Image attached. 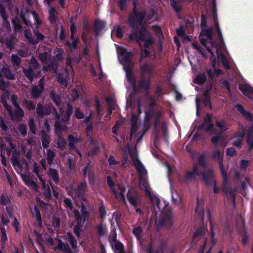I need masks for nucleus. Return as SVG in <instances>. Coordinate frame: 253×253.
<instances>
[{"label": "nucleus", "instance_id": "1", "mask_svg": "<svg viewBox=\"0 0 253 253\" xmlns=\"http://www.w3.org/2000/svg\"><path fill=\"white\" fill-rule=\"evenodd\" d=\"M146 17L145 10L134 11L128 17L129 26L133 29L128 36V40L131 42H136L141 46V42H144L143 47L150 48L155 44V40L151 32L147 29L143 21Z\"/></svg>", "mask_w": 253, "mask_h": 253}, {"label": "nucleus", "instance_id": "2", "mask_svg": "<svg viewBox=\"0 0 253 253\" xmlns=\"http://www.w3.org/2000/svg\"><path fill=\"white\" fill-rule=\"evenodd\" d=\"M44 91V78L43 77L40 79L37 85H32L30 92V96L33 99H40L42 97Z\"/></svg>", "mask_w": 253, "mask_h": 253}, {"label": "nucleus", "instance_id": "3", "mask_svg": "<svg viewBox=\"0 0 253 253\" xmlns=\"http://www.w3.org/2000/svg\"><path fill=\"white\" fill-rule=\"evenodd\" d=\"M202 179L206 185L213 184V191L215 194L219 192V188L216 186V181L215 180L213 170L209 169L202 173Z\"/></svg>", "mask_w": 253, "mask_h": 253}, {"label": "nucleus", "instance_id": "4", "mask_svg": "<svg viewBox=\"0 0 253 253\" xmlns=\"http://www.w3.org/2000/svg\"><path fill=\"white\" fill-rule=\"evenodd\" d=\"M151 89V79L146 78L144 76H141L138 82L136 83V87L135 89H133L135 93L140 91H143L148 94Z\"/></svg>", "mask_w": 253, "mask_h": 253}, {"label": "nucleus", "instance_id": "5", "mask_svg": "<svg viewBox=\"0 0 253 253\" xmlns=\"http://www.w3.org/2000/svg\"><path fill=\"white\" fill-rule=\"evenodd\" d=\"M156 223L157 224L158 227L165 226L168 229L170 228L173 224L171 211L168 210L167 211L165 212L162 217L158 221H156Z\"/></svg>", "mask_w": 253, "mask_h": 253}, {"label": "nucleus", "instance_id": "6", "mask_svg": "<svg viewBox=\"0 0 253 253\" xmlns=\"http://www.w3.org/2000/svg\"><path fill=\"white\" fill-rule=\"evenodd\" d=\"M73 211L76 222V225L74 227L73 231L76 237L79 238L80 237L81 229L84 223H83V221H81V218L78 213V210L75 209L73 210Z\"/></svg>", "mask_w": 253, "mask_h": 253}, {"label": "nucleus", "instance_id": "7", "mask_svg": "<svg viewBox=\"0 0 253 253\" xmlns=\"http://www.w3.org/2000/svg\"><path fill=\"white\" fill-rule=\"evenodd\" d=\"M214 125L211 123V116L210 114H207L204 122L198 126L199 130H205L206 132L211 131L213 129Z\"/></svg>", "mask_w": 253, "mask_h": 253}, {"label": "nucleus", "instance_id": "8", "mask_svg": "<svg viewBox=\"0 0 253 253\" xmlns=\"http://www.w3.org/2000/svg\"><path fill=\"white\" fill-rule=\"evenodd\" d=\"M32 13L34 18V19L37 23V26L36 28L33 29V33L36 37V40H35V41H38V43L40 41H42L43 40H44L45 39V36L44 35L41 33L39 31L38 26L39 25L41 24V22L40 21L38 18V13L35 11H32Z\"/></svg>", "mask_w": 253, "mask_h": 253}, {"label": "nucleus", "instance_id": "9", "mask_svg": "<svg viewBox=\"0 0 253 253\" xmlns=\"http://www.w3.org/2000/svg\"><path fill=\"white\" fill-rule=\"evenodd\" d=\"M130 156L133 164L134 165L139 174L142 175L144 174V172H146V169L144 166L141 162L138 159L137 156L131 153L130 154Z\"/></svg>", "mask_w": 253, "mask_h": 253}, {"label": "nucleus", "instance_id": "10", "mask_svg": "<svg viewBox=\"0 0 253 253\" xmlns=\"http://www.w3.org/2000/svg\"><path fill=\"white\" fill-rule=\"evenodd\" d=\"M208 221L209 222V228H210V232L211 236V246L210 248L212 249L216 244L217 240L215 238V233L214 232V225L213 220L210 213V211H208Z\"/></svg>", "mask_w": 253, "mask_h": 253}, {"label": "nucleus", "instance_id": "11", "mask_svg": "<svg viewBox=\"0 0 253 253\" xmlns=\"http://www.w3.org/2000/svg\"><path fill=\"white\" fill-rule=\"evenodd\" d=\"M126 197L132 206L134 207L137 206L140 197L136 191L129 189L127 193Z\"/></svg>", "mask_w": 253, "mask_h": 253}, {"label": "nucleus", "instance_id": "12", "mask_svg": "<svg viewBox=\"0 0 253 253\" xmlns=\"http://www.w3.org/2000/svg\"><path fill=\"white\" fill-rule=\"evenodd\" d=\"M246 133V130L244 127L241 128L240 132L236 133L235 137L236 139L233 142V145L237 147L238 148H240L242 145V142L244 139Z\"/></svg>", "mask_w": 253, "mask_h": 253}, {"label": "nucleus", "instance_id": "13", "mask_svg": "<svg viewBox=\"0 0 253 253\" xmlns=\"http://www.w3.org/2000/svg\"><path fill=\"white\" fill-rule=\"evenodd\" d=\"M126 74L127 80L131 84L133 89L136 87V81L135 76L130 66H127L126 68Z\"/></svg>", "mask_w": 253, "mask_h": 253}, {"label": "nucleus", "instance_id": "14", "mask_svg": "<svg viewBox=\"0 0 253 253\" xmlns=\"http://www.w3.org/2000/svg\"><path fill=\"white\" fill-rule=\"evenodd\" d=\"M81 213L78 211V213L81 218V221H83V223L88 220L90 217V213L85 204L81 203Z\"/></svg>", "mask_w": 253, "mask_h": 253}, {"label": "nucleus", "instance_id": "15", "mask_svg": "<svg viewBox=\"0 0 253 253\" xmlns=\"http://www.w3.org/2000/svg\"><path fill=\"white\" fill-rule=\"evenodd\" d=\"M41 140L43 148L47 149L51 142V139L49 134L45 130L42 129L41 131Z\"/></svg>", "mask_w": 253, "mask_h": 253}, {"label": "nucleus", "instance_id": "16", "mask_svg": "<svg viewBox=\"0 0 253 253\" xmlns=\"http://www.w3.org/2000/svg\"><path fill=\"white\" fill-rule=\"evenodd\" d=\"M8 114L11 117L12 121L18 122L21 121L24 116V112L22 109H15L14 112L12 111V113H8Z\"/></svg>", "mask_w": 253, "mask_h": 253}, {"label": "nucleus", "instance_id": "17", "mask_svg": "<svg viewBox=\"0 0 253 253\" xmlns=\"http://www.w3.org/2000/svg\"><path fill=\"white\" fill-rule=\"evenodd\" d=\"M9 91H6L4 94H2L1 95L0 100L4 108L6 110L8 113H12V107L9 105L7 102V99H9Z\"/></svg>", "mask_w": 253, "mask_h": 253}, {"label": "nucleus", "instance_id": "18", "mask_svg": "<svg viewBox=\"0 0 253 253\" xmlns=\"http://www.w3.org/2000/svg\"><path fill=\"white\" fill-rule=\"evenodd\" d=\"M246 142L249 146L247 150L249 152L251 149H253V127H250L247 130Z\"/></svg>", "mask_w": 253, "mask_h": 253}, {"label": "nucleus", "instance_id": "19", "mask_svg": "<svg viewBox=\"0 0 253 253\" xmlns=\"http://www.w3.org/2000/svg\"><path fill=\"white\" fill-rule=\"evenodd\" d=\"M31 212L33 216H35L38 226L40 227L42 226V220L40 211L37 206H34L33 210L30 208Z\"/></svg>", "mask_w": 253, "mask_h": 253}, {"label": "nucleus", "instance_id": "20", "mask_svg": "<svg viewBox=\"0 0 253 253\" xmlns=\"http://www.w3.org/2000/svg\"><path fill=\"white\" fill-rule=\"evenodd\" d=\"M239 89L244 95L247 97H249V94H252L253 95V88L248 84H240L239 85Z\"/></svg>", "mask_w": 253, "mask_h": 253}, {"label": "nucleus", "instance_id": "21", "mask_svg": "<svg viewBox=\"0 0 253 253\" xmlns=\"http://www.w3.org/2000/svg\"><path fill=\"white\" fill-rule=\"evenodd\" d=\"M239 89L244 95L247 97H249V94H252L253 95V88L248 84H240L239 85Z\"/></svg>", "mask_w": 253, "mask_h": 253}, {"label": "nucleus", "instance_id": "22", "mask_svg": "<svg viewBox=\"0 0 253 253\" xmlns=\"http://www.w3.org/2000/svg\"><path fill=\"white\" fill-rule=\"evenodd\" d=\"M22 68L25 77L32 83L34 81L35 77V72L34 70L33 69H31V67L24 68L22 67Z\"/></svg>", "mask_w": 253, "mask_h": 253}, {"label": "nucleus", "instance_id": "23", "mask_svg": "<svg viewBox=\"0 0 253 253\" xmlns=\"http://www.w3.org/2000/svg\"><path fill=\"white\" fill-rule=\"evenodd\" d=\"M50 99L55 104L57 107H60L61 105V97L60 95L56 94L53 90L50 91L49 93Z\"/></svg>", "mask_w": 253, "mask_h": 253}, {"label": "nucleus", "instance_id": "24", "mask_svg": "<svg viewBox=\"0 0 253 253\" xmlns=\"http://www.w3.org/2000/svg\"><path fill=\"white\" fill-rule=\"evenodd\" d=\"M48 175L55 184L59 183V173L57 170L54 168H50L49 169Z\"/></svg>", "mask_w": 253, "mask_h": 253}, {"label": "nucleus", "instance_id": "25", "mask_svg": "<svg viewBox=\"0 0 253 253\" xmlns=\"http://www.w3.org/2000/svg\"><path fill=\"white\" fill-rule=\"evenodd\" d=\"M80 43V39L79 38L76 37L75 39L71 42L69 41L65 42V45L68 47L71 51L74 50H76L78 48V44Z\"/></svg>", "mask_w": 253, "mask_h": 253}, {"label": "nucleus", "instance_id": "26", "mask_svg": "<svg viewBox=\"0 0 253 253\" xmlns=\"http://www.w3.org/2000/svg\"><path fill=\"white\" fill-rule=\"evenodd\" d=\"M57 148L61 150H64L67 146V142L61 134L58 135V139L56 142Z\"/></svg>", "mask_w": 253, "mask_h": 253}, {"label": "nucleus", "instance_id": "27", "mask_svg": "<svg viewBox=\"0 0 253 253\" xmlns=\"http://www.w3.org/2000/svg\"><path fill=\"white\" fill-rule=\"evenodd\" d=\"M87 185L86 181H84L81 182L78 186L77 189V193L79 196H84L87 188Z\"/></svg>", "mask_w": 253, "mask_h": 253}, {"label": "nucleus", "instance_id": "28", "mask_svg": "<svg viewBox=\"0 0 253 253\" xmlns=\"http://www.w3.org/2000/svg\"><path fill=\"white\" fill-rule=\"evenodd\" d=\"M69 146L70 149L75 150L76 149L75 144L80 141V138H76L73 135L69 134L68 136Z\"/></svg>", "mask_w": 253, "mask_h": 253}, {"label": "nucleus", "instance_id": "29", "mask_svg": "<svg viewBox=\"0 0 253 253\" xmlns=\"http://www.w3.org/2000/svg\"><path fill=\"white\" fill-rule=\"evenodd\" d=\"M90 144L92 145V147L90 149L91 155L94 156L100 151V144L98 142L94 140L92 138L90 141Z\"/></svg>", "mask_w": 253, "mask_h": 253}, {"label": "nucleus", "instance_id": "30", "mask_svg": "<svg viewBox=\"0 0 253 253\" xmlns=\"http://www.w3.org/2000/svg\"><path fill=\"white\" fill-rule=\"evenodd\" d=\"M105 23L100 20H95L94 22V31L96 34L100 33L105 27Z\"/></svg>", "mask_w": 253, "mask_h": 253}, {"label": "nucleus", "instance_id": "31", "mask_svg": "<svg viewBox=\"0 0 253 253\" xmlns=\"http://www.w3.org/2000/svg\"><path fill=\"white\" fill-rule=\"evenodd\" d=\"M207 77L205 73L198 74L194 80V83L199 85H202L206 81Z\"/></svg>", "mask_w": 253, "mask_h": 253}, {"label": "nucleus", "instance_id": "32", "mask_svg": "<svg viewBox=\"0 0 253 253\" xmlns=\"http://www.w3.org/2000/svg\"><path fill=\"white\" fill-rule=\"evenodd\" d=\"M213 35V29L211 27H210L208 29H203L201 30L200 36L201 35H203L207 37V38L211 41L212 40Z\"/></svg>", "mask_w": 253, "mask_h": 253}, {"label": "nucleus", "instance_id": "33", "mask_svg": "<svg viewBox=\"0 0 253 253\" xmlns=\"http://www.w3.org/2000/svg\"><path fill=\"white\" fill-rule=\"evenodd\" d=\"M49 20L50 22L53 24L56 23L57 17V12L54 7H51L49 10Z\"/></svg>", "mask_w": 253, "mask_h": 253}, {"label": "nucleus", "instance_id": "34", "mask_svg": "<svg viewBox=\"0 0 253 253\" xmlns=\"http://www.w3.org/2000/svg\"><path fill=\"white\" fill-rule=\"evenodd\" d=\"M2 72L3 76H4L8 80H14L15 78L14 75L12 73L9 67L3 66L2 68Z\"/></svg>", "mask_w": 253, "mask_h": 253}, {"label": "nucleus", "instance_id": "35", "mask_svg": "<svg viewBox=\"0 0 253 253\" xmlns=\"http://www.w3.org/2000/svg\"><path fill=\"white\" fill-rule=\"evenodd\" d=\"M73 113V108L70 103H68L67 105V110L66 111L65 115L63 117L64 122H68L71 117V115Z\"/></svg>", "mask_w": 253, "mask_h": 253}, {"label": "nucleus", "instance_id": "36", "mask_svg": "<svg viewBox=\"0 0 253 253\" xmlns=\"http://www.w3.org/2000/svg\"><path fill=\"white\" fill-rule=\"evenodd\" d=\"M67 240L71 244L72 249H75L77 248L78 246L77 241L71 232H67Z\"/></svg>", "mask_w": 253, "mask_h": 253}, {"label": "nucleus", "instance_id": "37", "mask_svg": "<svg viewBox=\"0 0 253 253\" xmlns=\"http://www.w3.org/2000/svg\"><path fill=\"white\" fill-rule=\"evenodd\" d=\"M223 191L225 194H228L229 196L231 198L234 204H235L236 195L235 194V190L230 187L224 188Z\"/></svg>", "mask_w": 253, "mask_h": 253}, {"label": "nucleus", "instance_id": "38", "mask_svg": "<svg viewBox=\"0 0 253 253\" xmlns=\"http://www.w3.org/2000/svg\"><path fill=\"white\" fill-rule=\"evenodd\" d=\"M44 108L42 103L39 102L36 109L37 115L41 118L44 116Z\"/></svg>", "mask_w": 253, "mask_h": 253}, {"label": "nucleus", "instance_id": "39", "mask_svg": "<svg viewBox=\"0 0 253 253\" xmlns=\"http://www.w3.org/2000/svg\"><path fill=\"white\" fill-rule=\"evenodd\" d=\"M0 233H1V243L2 246V248H3L6 244V242L8 240V238L7 236V234L6 233L5 228L4 227H1L0 228Z\"/></svg>", "mask_w": 253, "mask_h": 253}, {"label": "nucleus", "instance_id": "40", "mask_svg": "<svg viewBox=\"0 0 253 253\" xmlns=\"http://www.w3.org/2000/svg\"><path fill=\"white\" fill-rule=\"evenodd\" d=\"M23 103L25 105V108L29 111L34 110L35 109V104L32 100H28L25 99L23 101Z\"/></svg>", "mask_w": 253, "mask_h": 253}, {"label": "nucleus", "instance_id": "41", "mask_svg": "<svg viewBox=\"0 0 253 253\" xmlns=\"http://www.w3.org/2000/svg\"><path fill=\"white\" fill-rule=\"evenodd\" d=\"M170 5L176 14H179L182 10L181 5L177 3L175 0H170Z\"/></svg>", "mask_w": 253, "mask_h": 253}, {"label": "nucleus", "instance_id": "42", "mask_svg": "<svg viewBox=\"0 0 253 253\" xmlns=\"http://www.w3.org/2000/svg\"><path fill=\"white\" fill-rule=\"evenodd\" d=\"M57 54L54 56V59L57 62L61 61L65 56V52L62 48H56Z\"/></svg>", "mask_w": 253, "mask_h": 253}, {"label": "nucleus", "instance_id": "43", "mask_svg": "<svg viewBox=\"0 0 253 253\" xmlns=\"http://www.w3.org/2000/svg\"><path fill=\"white\" fill-rule=\"evenodd\" d=\"M0 14L3 21L9 24L8 21V16L6 13V8L1 3H0Z\"/></svg>", "mask_w": 253, "mask_h": 253}, {"label": "nucleus", "instance_id": "44", "mask_svg": "<svg viewBox=\"0 0 253 253\" xmlns=\"http://www.w3.org/2000/svg\"><path fill=\"white\" fill-rule=\"evenodd\" d=\"M48 65L54 73H57L59 66L58 62L55 60L49 59Z\"/></svg>", "mask_w": 253, "mask_h": 253}, {"label": "nucleus", "instance_id": "45", "mask_svg": "<svg viewBox=\"0 0 253 253\" xmlns=\"http://www.w3.org/2000/svg\"><path fill=\"white\" fill-rule=\"evenodd\" d=\"M143 230L142 227L140 226L134 228L132 230L133 234L136 237V239L140 240L141 239Z\"/></svg>", "mask_w": 253, "mask_h": 253}, {"label": "nucleus", "instance_id": "46", "mask_svg": "<svg viewBox=\"0 0 253 253\" xmlns=\"http://www.w3.org/2000/svg\"><path fill=\"white\" fill-rule=\"evenodd\" d=\"M55 153L50 149H48L47 151V161L49 165H51L54 158L55 157Z\"/></svg>", "mask_w": 253, "mask_h": 253}, {"label": "nucleus", "instance_id": "47", "mask_svg": "<svg viewBox=\"0 0 253 253\" xmlns=\"http://www.w3.org/2000/svg\"><path fill=\"white\" fill-rule=\"evenodd\" d=\"M11 60L12 63L14 66L19 67L21 64V58L16 54H12L11 56Z\"/></svg>", "mask_w": 253, "mask_h": 253}, {"label": "nucleus", "instance_id": "48", "mask_svg": "<svg viewBox=\"0 0 253 253\" xmlns=\"http://www.w3.org/2000/svg\"><path fill=\"white\" fill-rule=\"evenodd\" d=\"M12 23L15 31L17 32L22 31V26L17 19H12Z\"/></svg>", "mask_w": 253, "mask_h": 253}, {"label": "nucleus", "instance_id": "49", "mask_svg": "<svg viewBox=\"0 0 253 253\" xmlns=\"http://www.w3.org/2000/svg\"><path fill=\"white\" fill-rule=\"evenodd\" d=\"M99 212L100 218L101 220H104L106 216V207L104 206V205L103 204L102 201V204L99 208Z\"/></svg>", "mask_w": 253, "mask_h": 253}, {"label": "nucleus", "instance_id": "50", "mask_svg": "<svg viewBox=\"0 0 253 253\" xmlns=\"http://www.w3.org/2000/svg\"><path fill=\"white\" fill-rule=\"evenodd\" d=\"M145 113L144 121L150 122L151 119L154 115V109L153 108H149L148 111H145Z\"/></svg>", "mask_w": 253, "mask_h": 253}, {"label": "nucleus", "instance_id": "51", "mask_svg": "<svg viewBox=\"0 0 253 253\" xmlns=\"http://www.w3.org/2000/svg\"><path fill=\"white\" fill-rule=\"evenodd\" d=\"M107 184H108L109 187L110 188H111V190L112 192L115 194V195L116 197L118 198V196H117L115 189L113 188V187L115 186V183L112 180L111 176H107Z\"/></svg>", "mask_w": 253, "mask_h": 253}, {"label": "nucleus", "instance_id": "52", "mask_svg": "<svg viewBox=\"0 0 253 253\" xmlns=\"http://www.w3.org/2000/svg\"><path fill=\"white\" fill-rule=\"evenodd\" d=\"M214 24L215 26V30L218 34L219 40L221 42H223V37L220 27L219 22L216 21V22L214 23Z\"/></svg>", "mask_w": 253, "mask_h": 253}, {"label": "nucleus", "instance_id": "53", "mask_svg": "<svg viewBox=\"0 0 253 253\" xmlns=\"http://www.w3.org/2000/svg\"><path fill=\"white\" fill-rule=\"evenodd\" d=\"M109 240L110 242H114L115 244H117V242H121L119 240H117V234L114 228L111 230L110 235L109 237Z\"/></svg>", "mask_w": 253, "mask_h": 253}, {"label": "nucleus", "instance_id": "54", "mask_svg": "<svg viewBox=\"0 0 253 253\" xmlns=\"http://www.w3.org/2000/svg\"><path fill=\"white\" fill-rule=\"evenodd\" d=\"M221 60L223 66L226 70L230 69L229 62L226 56L222 53H220Z\"/></svg>", "mask_w": 253, "mask_h": 253}, {"label": "nucleus", "instance_id": "55", "mask_svg": "<svg viewBox=\"0 0 253 253\" xmlns=\"http://www.w3.org/2000/svg\"><path fill=\"white\" fill-rule=\"evenodd\" d=\"M55 108L52 103H50L46 105L45 106L44 111V116H48L50 114L52 113L54 111V109Z\"/></svg>", "mask_w": 253, "mask_h": 253}, {"label": "nucleus", "instance_id": "56", "mask_svg": "<svg viewBox=\"0 0 253 253\" xmlns=\"http://www.w3.org/2000/svg\"><path fill=\"white\" fill-rule=\"evenodd\" d=\"M29 67H31L33 70H37L39 67V64L34 56L31 58Z\"/></svg>", "mask_w": 253, "mask_h": 253}, {"label": "nucleus", "instance_id": "57", "mask_svg": "<svg viewBox=\"0 0 253 253\" xmlns=\"http://www.w3.org/2000/svg\"><path fill=\"white\" fill-rule=\"evenodd\" d=\"M24 34L25 38L28 40L29 43L32 45H36L38 44V41H35L34 37L30 34H28L26 31L24 32Z\"/></svg>", "mask_w": 253, "mask_h": 253}, {"label": "nucleus", "instance_id": "58", "mask_svg": "<svg viewBox=\"0 0 253 253\" xmlns=\"http://www.w3.org/2000/svg\"><path fill=\"white\" fill-rule=\"evenodd\" d=\"M132 54L131 52H127L124 56L123 60L129 66L132 62Z\"/></svg>", "mask_w": 253, "mask_h": 253}, {"label": "nucleus", "instance_id": "59", "mask_svg": "<svg viewBox=\"0 0 253 253\" xmlns=\"http://www.w3.org/2000/svg\"><path fill=\"white\" fill-rule=\"evenodd\" d=\"M107 228L102 223L97 226V232L100 236H103L106 232Z\"/></svg>", "mask_w": 253, "mask_h": 253}, {"label": "nucleus", "instance_id": "60", "mask_svg": "<svg viewBox=\"0 0 253 253\" xmlns=\"http://www.w3.org/2000/svg\"><path fill=\"white\" fill-rule=\"evenodd\" d=\"M48 57L49 54L47 52L39 53L38 54L39 59L42 63H44L47 62Z\"/></svg>", "mask_w": 253, "mask_h": 253}, {"label": "nucleus", "instance_id": "61", "mask_svg": "<svg viewBox=\"0 0 253 253\" xmlns=\"http://www.w3.org/2000/svg\"><path fill=\"white\" fill-rule=\"evenodd\" d=\"M198 161L200 166L202 168H205L207 166L206 163V156L204 154L200 155L198 157Z\"/></svg>", "mask_w": 253, "mask_h": 253}, {"label": "nucleus", "instance_id": "62", "mask_svg": "<svg viewBox=\"0 0 253 253\" xmlns=\"http://www.w3.org/2000/svg\"><path fill=\"white\" fill-rule=\"evenodd\" d=\"M114 248L116 250L115 253H124V245L121 242H117L115 244Z\"/></svg>", "mask_w": 253, "mask_h": 253}, {"label": "nucleus", "instance_id": "63", "mask_svg": "<svg viewBox=\"0 0 253 253\" xmlns=\"http://www.w3.org/2000/svg\"><path fill=\"white\" fill-rule=\"evenodd\" d=\"M18 130L22 136H25L27 133V127L25 124L21 123L19 125Z\"/></svg>", "mask_w": 253, "mask_h": 253}, {"label": "nucleus", "instance_id": "64", "mask_svg": "<svg viewBox=\"0 0 253 253\" xmlns=\"http://www.w3.org/2000/svg\"><path fill=\"white\" fill-rule=\"evenodd\" d=\"M57 80L64 87H66L67 86V80L61 73L58 74L57 76Z\"/></svg>", "mask_w": 253, "mask_h": 253}]
</instances>
